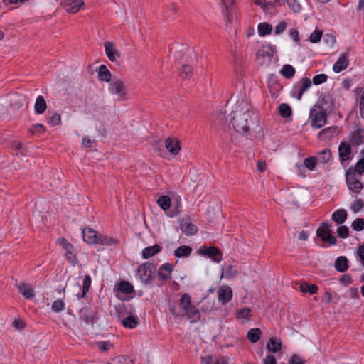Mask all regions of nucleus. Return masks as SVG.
Listing matches in <instances>:
<instances>
[{"label": "nucleus", "mask_w": 364, "mask_h": 364, "mask_svg": "<svg viewBox=\"0 0 364 364\" xmlns=\"http://www.w3.org/2000/svg\"><path fill=\"white\" fill-rule=\"evenodd\" d=\"M254 114V109L247 101L243 100L238 101L231 113L230 119V123L235 131L240 134L247 133L252 122Z\"/></svg>", "instance_id": "1"}, {"label": "nucleus", "mask_w": 364, "mask_h": 364, "mask_svg": "<svg viewBox=\"0 0 364 364\" xmlns=\"http://www.w3.org/2000/svg\"><path fill=\"white\" fill-rule=\"evenodd\" d=\"M108 90L114 101L121 102L129 97L128 85L124 80L113 78L109 85Z\"/></svg>", "instance_id": "2"}, {"label": "nucleus", "mask_w": 364, "mask_h": 364, "mask_svg": "<svg viewBox=\"0 0 364 364\" xmlns=\"http://www.w3.org/2000/svg\"><path fill=\"white\" fill-rule=\"evenodd\" d=\"M309 120L314 129H320L326 124V112L321 109L319 105H316L310 112Z\"/></svg>", "instance_id": "3"}, {"label": "nucleus", "mask_w": 364, "mask_h": 364, "mask_svg": "<svg viewBox=\"0 0 364 364\" xmlns=\"http://www.w3.org/2000/svg\"><path fill=\"white\" fill-rule=\"evenodd\" d=\"M156 273V267L153 263L146 262L141 265L138 269V275L143 283L149 284L151 283Z\"/></svg>", "instance_id": "4"}, {"label": "nucleus", "mask_w": 364, "mask_h": 364, "mask_svg": "<svg viewBox=\"0 0 364 364\" xmlns=\"http://www.w3.org/2000/svg\"><path fill=\"white\" fill-rule=\"evenodd\" d=\"M346 183L350 191L358 193L363 186L355 171L348 170L346 173Z\"/></svg>", "instance_id": "5"}, {"label": "nucleus", "mask_w": 364, "mask_h": 364, "mask_svg": "<svg viewBox=\"0 0 364 364\" xmlns=\"http://www.w3.org/2000/svg\"><path fill=\"white\" fill-rule=\"evenodd\" d=\"M58 242L64 250L65 256L68 261L71 264H75L77 262V257L75 252L74 247L65 238L58 239Z\"/></svg>", "instance_id": "6"}, {"label": "nucleus", "mask_w": 364, "mask_h": 364, "mask_svg": "<svg viewBox=\"0 0 364 364\" xmlns=\"http://www.w3.org/2000/svg\"><path fill=\"white\" fill-rule=\"evenodd\" d=\"M170 311L176 317L186 316L191 323L197 322L200 318V314L198 309L193 305L187 311L183 314L179 313L173 306L170 308Z\"/></svg>", "instance_id": "7"}, {"label": "nucleus", "mask_w": 364, "mask_h": 364, "mask_svg": "<svg viewBox=\"0 0 364 364\" xmlns=\"http://www.w3.org/2000/svg\"><path fill=\"white\" fill-rule=\"evenodd\" d=\"M316 235L323 241L328 242L329 245H335L336 243V238L331 233L330 225L326 223H323L317 229Z\"/></svg>", "instance_id": "8"}, {"label": "nucleus", "mask_w": 364, "mask_h": 364, "mask_svg": "<svg viewBox=\"0 0 364 364\" xmlns=\"http://www.w3.org/2000/svg\"><path fill=\"white\" fill-rule=\"evenodd\" d=\"M311 86V81L309 78H302L294 87L291 95L293 97H296L300 100L302 97L303 93L306 92Z\"/></svg>", "instance_id": "9"}, {"label": "nucleus", "mask_w": 364, "mask_h": 364, "mask_svg": "<svg viewBox=\"0 0 364 364\" xmlns=\"http://www.w3.org/2000/svg\"><path fill=\"white\" fill-rule=\"evenodd\" d=\"M200 253L202 255L207 256L213 262H220L223 259L222 253L218 248L211 246L207 248L200 249Z\"/></svg>", "instance_id": "10"}, {"label": "nucleus", "mask_w": 364, "mask_h": 364, "mask_svg": "<svg viewBox=\"0 0 364 364\" xmlns=\"http://www.w3.org/2000/svg\"><path fill=\"white\" fill-rule=\"evenodd\" d=\"M83 4L82 0H61V6L71 14L77 13Z\"/></svg>", "instance_id": "11"}, {"label": "nucleus", "mask_w": 364, "mask_h": 364, "mask_svg": "<svg viewBox=\"0 0 364 364\" xmlns=\"http://www.w3.org/2000/svg\"><path fill=\"white\" fill-rule=\"evenodd\" d=\"M273 54L272 48L270 46H263L257 51V58L261 64H263L266 62H269L272 60Z\"/></svg>", "instance_id": "12"}, {"label": "nucleus", "mask_w": 364, "mask_h": 364, "mask_svg": "<svg viewBox=\"0 0 364 364\" xmlns=\"http://www.w3.org/2000/svg\"><path fill=\"white\" fill-rule=\"evenodd\" d=\"M164 144L168 151L173 156L178 155L181 151L180 141L176 138L168 137Z\"/></svg>", "instance_id": "13"}, {"label": "nucleus", "mask_w": 364, "mask_h": 364, "mask_svg": "<svg viewBox=\"0 0 364 364\" xmlns=\"http://www.w3.org/2000/svg\"><path fill=\"white\" fill-rule=\"evenodd\" d=\"M222 6H224V8H223V12L226 26L230 27L236 20V9L233 6H228L227 4Z\"/></svg>", "instance_id": "14"}, {"label": "nucleus", "mask_w": 364, "mask_h": 364, "mask_svg": "<svg viewBox=\"0 0 364 364\" xmlns=\"http://www.w3.org/2000/svg\"><path fill=\"white\" fill-rule=\"evenodd\" d=\"M232 297V291L230 287L223 286L218 290V299L222 304H227Z\"/></svg>", "instance_id": "15"}, {"label": "nucleus", "mask_w": 364, "mask_h": 364, "mask_svg": "<svg viewBox=\"0 0 364 364\" xmlns=\"http://www.w3.org/2000/svg\"><path fill=\"white\" fill-rule=\"evenodd\" d=\"M99 236L100 233L90 228H86L82 230L83 240L89 244H97Z\"/></svg>", "instance_id": "16"}, {"label": "nucleus", "mask_w": 364, "mask_h": 364, "mask_svg": "<svg viewBox=\"0 0 364 364\" xmlns=\"http://www.w3.org/2000/svg\"><path fill=\"white\" fill-rule=\"evenodd\" d=\"M350 153V144L346 141H342L338 146V154L341 161L343 163L349 160Z\"/></svg>", "instance_id": "17"}, {"label": "nucleus", "mask_w": 364, "mask_h": 364, "mask_svg": "<svg viewBox=\"0 0 364 364\" xmlns=\"http://www.w3.org/2000/svg\"><path fill=\"white\" fill-rule=\"evenodd\" d=\"M105 53L109 60L114 62L120 57V53L112 42L105 43Z\"/></svg>", "instance_id": "18"}, {"label": "nucleus", "mask_w": 364, "mask_h": 364, "mask_svg": "<svg viewBox=\"0 0 364 364\" xmlns=\"http://www.w3.org/2000/svg\"><path fill=\"white\" fill-rule=\"evenodd\" d=\"M80 317L87 324L92 323L95 318V312L89 307H85L80 311Z\"/></svg>", "instance_id": "19"}, {"label": "nucleus", "mask_w": 364, "mask_h": 364, "mask_svg": "<svg viewBox=\"0 0 364 364\" xmlns=\"http://www.w3.org/2000/svg\"><path fill=\"white\" fill-rule=\"evenodd\" d=\"M18 290L26 299H31L35 296V293L32 287L26 283H21L18 285Z\"/></svg>", "instance_id": "20"}, {"label": "nucleus", "mask_w": 364, "mask_h": 364, "mask_svg": "<svg viewBox=\"0 0 364 364\" xmlns=\"http://www.w3.org/2000/svg\"><path fill=\"white\" fill-rule=\"evenodd\" d=\"M173 266L169 263L164 264L158 271V275L162 280H168L171 278Z\"/></svg>", "instance_id": "21"}, {"label": "nucleus", "mask_w": 364, "mask_h": 364, "mask_svg": "<svg viewBox=\"0 0 364 364\" xmlns=\"http://www.w3.org/2000/svg\"><path fill=\"white\" fill-rule=\"evenodd\" d=\"M364 141V130L358 129L350 134V143L358 146Z\"/></svg>", "instance_id": "22"}, {"label": "nucleus", "mask_w": 364, "mask_h": 364, "mask_svg": "<svg viewBox=\"0 0 364 364\" xmlns=\"http://www.w3.org/2000/svg\"><path fill=\"white\" fill-rule=\"evenodd\" d=\"M180 228L181 231L186 235H192L197 232L196 226L189 223L188 220H182L181 222Z\"/></svg>", "instance_id": "23"}, {"label": "nucleus", "mask_w": 364, "mask_h": 364, "mask_svg": "<svg viewBox=\"0 0 364 364\" xmlns=\"http://www.w3.org/2000/svg\"><path fill=\"white\" fill-rule=\"evenodd\" d=\"M251 316V309L246 307L238 309L236 313V318L242 323L250 321Z\"/></svg>", "instance_id": "24"}, {"label": "nucleus", "mask_w": 364, "mask_h": 364, "mask_svg": "<svg viewBox=\"0 0 364 364\" xmlns=\"http://www.w3.org/2000/svg\"><path fill=\"white\" fill-rule=\"evenodd\" d=\"M161 247L159 245H154L144 248L142 250V257L144 259H149L157 253L160 252Z\"/></svg>", "instance_id": "25"}, {"label": "nucleus", "mask_w": 364, "mask_h": 364, "mask_svg": "<svg viewBox=\"0 0 364 364\" xmlns=\"http://www.w3.org/2000/svg\"><path fill=\"white\" fill-rule=\"evenodd\" d=\"M121 323L124 327L132 329L138 326L139 318L136 316L131 315L124 318Z\"/></svg>", "instance_id": "26"}, {"label": "nucleus", "mask_w": 364, "mask_h": 364, "mask_svg": "<svg viewBox=\"0 0 364 364\" xmlns=\"http://www.w3.org/2000/svg\"><path fill=\"white\" fill-rule=\"evenodd\" d=\"M47 108V104L44 99V97L41 95H39L36 100L34 105V110L36 114H42Z\"/></svg>", "instance_id": "27"}, {"label": "nucleus", "mask_w": 364, "mask_h": 364, "mask_svg": "<svg viewBox=\"0 0 364 364\" xmlns=\"http://www.w3.org/2000/svg\"><path fill=\"white\" fill-rule=\"evenodd\" d=\"M347 218V211L344 209L336 210L332 214V220L338 225L343 224Z\"/></svg>", "instance_id": "28"}, {"label": "nucleus", "mask_w": 364, "mask_h": 364, "mask_svg": "<svg viewBox=\"0 0 364 364\" xmlns=\"http://www.w3.org/2000/svg\"><path fill=\"white\" fill-rule=\"evenodd\" d=\"M348 61L345 55L340 56L338 61L333 65V70L336 73H340L348 66Z\"/></svg>", "instance_id": "29"}, {"label": "nucleus", "mask_w": 364, "mask_h": 364, "mask_svg": "<svg viewBox=\"0 0 364 364\" xmlns=\"http://www.w3.org/2000/svg\"><path fill=\"white\" fill-rule=\"evenodd\" d=\"M179 305L183 313L187 311L192 306L190 295L188 294H183L179 299Z\"/></svg>", "instance_id": "30"}, {"label": "nucleus", "mask_w": 364, "mask_h": 364, "mask_svg": "<svg viewBox=\"0 0 364 364\" xmlns=\"http://www.w3.org/2000/svg\"><path fill=\"white\" fill-rule=\"evenodd\" d=\"M335 268L340 272L346 271L348 268L347 258L343 256L338 257L335 262Z\"/></svg>", "instance_id": "31"}, {"label": "nucleus", "mask_w": 364, "mask_h": 364, "mask_svg": "<svg viewBox=\"0 0 364 364\" xmlns=\"http://www.w3.org/2000/svg\"><path fill=\"white\" fill-rule=\"evenodd\" d=\"M257 30L259 36L263 37L272 33V26L268 23L262 22L258 24Z\"/></svg>", "instance_id": "32"}, {"label": "nucleus", "mask_w": 364, "mask_h": 364, "mask_svg": "<svg viewBox=\"0 0 364 364\" xmlns=\"http://www.w3.org/2000/svg\"><path fill=\"white\" fill-rule=\"evenodd\" d=\"M98 76L101 80L107 82L112 80L111 79V73L104 65H100L98 71Z\"/></svg>", "instance_id": "33"}, {"label": "nucleus", "mask_w": 364, "mask_h": 364, "mask_svg": "<svg viewBox=\"0 0 364 364\" xmlns=\"http://www.w3.org/2000/svg\"><path fill=\"white\" fill-rule=\"evenodd\" d=\"M191 252L192 249L191 247L187 245H182L174 251V255L176 257H188Z\"/></svg>", "instance_id": "34"}, {"label": "nucleus", "mask_w": 364, "mask_h": 364, "mask_svg": "<svg viewBox=\"0 0 364 364\" xmlns=\"http://www.w3.org/2000/svg\"><path fill=\"white\" fill-rule=\"evenodd\" d=\"M282 342L280 339L272 338L267 343V348L270 352L277 353L281 349Z\"/></svg>", "instance_id": "35"}, {"label": "nucleus", "mask_w": 364, "mask_h": 364, "mask_svg": "<svg viewBox=\"0 0 364 364\" xmlns=\"http://www.w3.org/2000/svg\"><path fill=\"white\" fill-rule=\"evenodd\" d=\"M331 159V152L330 149H325L323 151H321V152H319V154L316 158V160L319 163L326 164L328 161H329Z\"/></svg>", "instance_id": "36"}, {"label": "nucleus", "mask_w": 364, "mask_h": 364, "mask_svg": "<svg viewBox=\"0 0 364 364\" xmlns=\"http://www.w3.org/2000/svg\"><path fill=\"white\" fill-rule=\"evenodd\" d=\"M117 243L118 240L117 239L100 234L99 240H97V244L102 245H117Z\"/></svg>", "instance_id": "37"}, {"label": "nucleus", "mask_w": 364, "mask_h": 364, "mask_svg": "<svg viewBox=\"0 0 364 364\" xmlns=\"http://www.w3.org/2000/svg\"><path fill=\"white\" fill-rule=\"evenodd\" d=\"M157 203L163 210L166 211L170 208L171 199L167 196H162L158 198Z\"/></svg>", "instance_id": "38"}, {"label": "nucleus", "mask_w": 364, "mask_h": 364, "mask_svg": "<svg viewBox=\"0 0 364 364\" xmlns=\"http://www.w3.org/2000/svg\"><path fill=\"white\" fill-rule=\"evenodd\" d=\"M280 73L286 78L290 79L295 74V69L291 65H284L280 70Z\"/></svg>", "instance_id": "39"}, {"label": "nucleus", "mask_w": 364, "mask_h": 364, "mask_svg": "<svg viewBox=\"0 0 364 364\" xmlns=\"http://www.w3.org/2000/svg\"><path fill=\"white\" fill-rule=\"evenodd\" d=\"M238 272L233 266H226L223 268L222 277L232 278L237 274Z\"/></svg>", "instance_id": "40"}, {"label": "nucleus", "mask_w": 364, "mask_h": 364, "mask_svg": "<svg viewBox=\"0 0 364 364\" xmlns=\"http://www.w3.org/2000/svg\"><path fill=\"white\" fill-rule=\"evenodd\" d=\"M261 331L259 328H255L250 329L247 333V338L252 343H256L260 338Z\"/></svg>", "instance_id": "41"}, {"label": "nucleus", "mask_w": 364, "mask_h": 364, "mask_svg": "<svg viewBox=\"0 0 364 364\" xmlns=\"http://www.w3.org/2000/svg\"><path fill=\"white\" fill-rule=\"evenodd\" d=\"M118 290L122 293L130 294L134 291V287L129 282L123 281L119 284Z\"/></svg>", "instance_id": "42"}, {"label": "nucleus", "mask_w": 364, "mask_h": 364, "mask_svg": "<svg viewBox=\"0 0 364 364\" xmlns=\"http://www.w3.org/2000/svg\"><path fill=\"white\" fill-rule=\"evenodd\" d=\"M300 289L302 292H309L311 294H314L317 292L318 287L316 284H308L307 283H302L300 285Z\"/></svg>", "instance_id": "43"}, {"label": "nucleus", "mask_w": 364, "mask_h": 364, "mask_svg": "<svg viewBox=\"0 0 364 364\" xmlns=\"http://www.w3.org/2000/svg\"><path fill=\"white\" fill-rule=\"evenodd\" d=\"M107 364H133V363L128 356H119L112 359Z\"/></svg>", "instance_id": "44"}, {"label": "nucleus", "mask_w": 364, "mask_h": 364, "mask_svg": "<svg viewBox=\"0 0 364 364\" xmlns=\"http://www.w3.org/2000/svg\"><path fill=\"white\" fill-rule=\"evenodd\" d=\"M11 148L14 149V151L16 152V154H21V155H25V149L23 147V144L21 141H14L11 144Z\"/></svg>", "instance_id": "45"}, {"label": "nucleus", "mask_w": 364, "mask_h": 364, "mask_svg": "<svg viewBox=\"0 0 364 364\" xmlns=\"http://www.w3.org/2000/svg\"><path fill=\"white\" fill-rule=\"evenodd\" d=\"M336 127H328V128H326V129L321 130L318 133V136H319V137L328 138V137H331L333 136V134H334L336 133Z\"/></svg>", "instance_id": "46"}, {"label": "nucleus", "mask_w": 364, "mask_h": 364, "mask_svg": "<svg viewBox=\"0 0 364 364\" xmlns=\"http://www.w3.org/2000/svg\"><path fill=\"white\" fill-rule=\"evenodd\" d=\"M46 129L42 124H35L29 129L31 134H43Z\"/></svg>", "instance_id": "47"}, {"label": "nucleus", "mask_w": 364, "mask_h": 364, "mask_svg": "<svg viewBox=\"0 0 364 364\" xmlns=\"http://www.w3.org/2000/svg\"><path fill=\"white\" fill-rule=\"evenodd\" d=\"M279 114L283 117H288L291 114V107L289 105H287V104L280 105L279 107Z\"/></svg>", "instance_id": "48"}, {"label": "nucleus", "mask_w": 364, "mask_h": 364, "mask_svg": "<svg viewBox=\"0 0 364 364\" xmlns=\"http://www.w3.org/2000/svg\"><path fill=\"white\" fill-rule=\"evenodd\" d=\"M193 72V68L188 65H184L181 68V76L183 79L188 78Z\"/></svg>", "instance_id": "49"}, {"label": "nucleus", "mask_w": 364, "mask_h": 364, "mask_svg": "<svg viewBox=\"0 0 364 364\" xmlns=\"http://www.w3.org/2000/svg\"><path fill=\"white\" fill-rule=\"evenodd\" d=\"M91 285V277L89 275H86L83 279L82 284V293L80 297H84L89 291Z\"/></svg>", "instance_id": "50"}, {"label": "nucleus", "mask_w": 364, "mask_h": 364, "mask_svg": "<svg viewBox=\"0 0 364 364\" xmlns=\"http://www.w3.org/2000/svg\"><path fill=\"white\" fill-rule=\"evenodd\" d=\"M316 161V159L313 157L306 158L304 160V166L308 169L312 171L315 168Z\"/></svg>", "instance_id": "51"}, {"label": "nucleus", "mask_w": 364, "mask_h": 364, "mask_svg": "<svg viewBox=\"0 0 364 364\" xmlns=\"http://www.w3.org/2000/svg\"><path fill=\"white\" fill-rule=\"evenodd\" d=\"M353 228L356 231H361L364 229V220L358 218L352 223Z\"/></svg>", "instance_id": "52"}, {"label": "nucleus", "mask_w": 364, "mask_h": 364, "mask_svg": "<svg viewBox=\"0 0 364 364\" xmlns=\"http://www.w3.org/2000/svg\"><path fill=\"white\" fill-rule=\"evenodd\" d=\"M363 206L364 203L363 200L361 199H357L351 204L350 208L354 213H357L360 210Z\"/></svg>", "instance_id": "53"}, {"label": "nucleus", "mask_w": 364, "mask_h": 364, "mask_svg": "<svg viewBox=\"0 0 364 364\" xmlns=\"http://www.w3.org/2000/svg\"><path fill=\"white\" fill-rule=\"evenodd\" d=\"M322 36V31L319 30H315L309 37V40L311 42L316 43H318Z\"/></svg>", "instance_id": "54"}, {"label": "nucleus", "mask_w": 364, "mask_h": 364, "mask_svg": "<svg viewBox=\"0 0 364 364\" xmlns=\"http://www.w3.org/2000/svg\"><path fill=\"white\" fill-rule=\"evenodd\" d=\"M65 304L61 300H56L52 304V310L55 312H60L64 309Z\"/></svg>", "instance_id": "55"}, {"label": "nucleus", "mask_w": 364, "mask_h": 364, "mask_svg": "<svg viewBox=\"0 0 364 364\" xmlns=\"http://www.w3.org/2000/svg\"><path fill=\"white\" fill-rule=\"evenodd\" d=\"M355 173L359 175H362L364 173V158L360 159L355 166Z\"/></svg>", "instance_id": "56"}, {"label": "nucleus", "mask_w": 364, "mask_h": 364, "mask_svg": "<svg viewBox=\"0 0 364 364\" xmlns=\"http://www.w3.org/2000/svg\"><path fill=\"white\" fill-rule=\"evenodd\" d=\"M48 122L51 124L53 126H56L60 124L61 117L60 115L55 113L48 120Z\"/></svg>", "instance_id": "57"}, {"label": "nucleus", "mask_w": 364, "mask_h": 364, "mask_svg": "<svg viewBox=\"0 0 364 364\" xmlns=\"http://www.w3.org/2000/svg\"><path fill=\"white\" fill-rule=\"evenodd\" d=\"M327 80V76L324 74L316 75L313 78V82L315 85H320L325 82Z\"/></svg>", "instance_id": "58"}, {"label": "nucleus", "mask_w": 364, "mask_h": 364, "mask_svg": "<svg viewBox=\"0 0 364 364\" xmlns=\"http://www.w3.org/2000/svg\"><path fill=\"white\" fill-rule=\"evenodd\" d=\"M337 234L341 238H346L348 236V228L346 226H340L337 229Z\"/></svg>", "instance_id": "59"}, {"label": "nucleus", "mask_w": 364, "mask_h": 364, "mask_svg": "<svg viewBox=\"0 0 364 364\" xmlns=\"http://www.w3.org/2000/svg\"><path fill=\"white\" fill-rule=\"evenodd\" d=\"M286 28L287 23L284 21H281L275 26L274 32L277 35L280 34L285 31Z\"/></svg>", "instance_id": "60"}, {"label": "nucleus", "mask_w": 364, "mask_h": 364, "mask_svg": "<svg viewBox=\"0 0 364 364\" xmlns=\"http://www.w3.org/2000/svg\"><path fill=\"white\" fill-rule=\"evenodd\" d=\"M356 253L360 259L361 264L364 267V243L358 247Z\"/></svg>", "instance_id": "61"}, {"label": "nucleus", "mask_w": 364, "mask_h": 364, "mask_svg": "<svg viewBox=\"0 0 364 364\" xmlns=\"http://www.w3.org/2000/svg\"><path fill=\"white\" fill-rule=\"evenodd\" d=\"M263 364H277L276 358L271 354H267L262 360Z\"/></svg>", "instance_id": "62"}, {"label": "nucleus", "mask_w": 364, "mask_h": 364, "mask_svg": "<svg viewBox=\"0 0 364 364\" xmlns=\"http://www.w3.org/2000/svg\"><path fill=\"white\" fill-rule=\"evenodd\" d=\"M97 346L100 350L106 351L109 350L112 346L109 342L101 341L97 343Z\"/></svg>", "instance_id": "63"}, {"label": "nucleus", "mask_w": 364, "mask_h": 364, "mask_svg": "<svg viewBox=\"0 0 364 364\" xmlns=\"http://www.w3.org/2000/svg\"><path fill=\"white\" fill-rule=\"evenodd\" d=\"M289 364H304L302 359L298 355H293L289 361Z\"/></svg>", "instance_id": "64"}]
</instances>
